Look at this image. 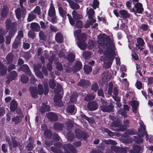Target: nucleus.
Here are the masks:
<instances>
[{
	"mask_svg": "<svg viewBox=\"0 0 153 153\" xmlns=\"http://www.w3.org/2000/svg\"><path fill=\"white\" fill-rule=\"evenodd\" d=\"M20 70L27 73L29 76L32 74L31 71L28 66L26 64L23 65L19 68Z\"/></svg>",
	"mask_w": 153,
	"mask_h": 153,
	"instance_id": "15",
	"label": "nucleus"
},
{
	"mask_svg": "<svg viewBox=\"0 0 153 153\" xmlns=\"http://www.w3.org/2000/svg\"><path fill=\"white\" fill-rule=\"evenodd\" d=\"M75 134L76 137L78 139H83L85 140L87 138V134L84 131L77 128L75 130Z\"/></svg>",
	"mask_w": 153,
	"mask_h": 153,
	"instance_id": "5",
	"label": "nucleus"
},
{
	"mask_svg": "<svg viewBox=\"0 0 153 153\" xmlns=\"http://www.w3.org/2000/svg\"><path fill=\"white\" fill-rule=\"evenodd\" d=\"M137 45H139L140 46H143L144 44V42L143 39L141 37H138L137 39Z\"/></svg>",
	"mask_w": 153,
	"mask_h": 153,
	"instance_id": "55",
	"label": "nucleus"
},
{
	"mask_svg": "<svg viewBox=\"0 0 153 153\" xmlns=\"http://www.w3.org/2000/svg\"><path fill=\"white\" fill-rule=\"evenodd\" d=\"M70 5L71 8L72 9L77 10L80 8L79 5L74 1H72L71 3L70 4Z\"/></svg>",
	"mask_w": 153,
	"mask_h": 153,
	"instance_id": "43",
	"label": "nucleus"
},
{
	"mask_svg": "<svg viewBox=\"0 0 153 153\" xmlns=\"http://www.w3.org/2000/svg\"><path fill=\"white\" fill-rule=\"evenodd\" d=\"M102 130L104 132L107 133L108 136H113L114 135V132L111 131L108 128H104Z\"/></svg>",
	"mask_w": 153,
	"mask_h": 153,
	"instance_id": "58",
	"label": "nucleus"
},
{
	"mask_svg": "<svg viewBox=\"0 0 153 153\" xmlns=\"http://www.w3.org/2000/svg\"><path fill=\"white\" fill-rule=\"evenodd\" d=\"M136 131L134 129H130L124 133L125 135H132L135 134Z\"/></svg>",
	"mask_w": 153,
	"mask_h": 153,
	"instance_id": "47",
	"label": "nucleus"
},
{
	"mask_svg": "<svg viewBox=\"0 0 153 153\" xmlns=\"http://www.w3.org/2000/svg\"><path fill=\"white\" fill-rule=\"evenodd\" d=\"M77 38L79 41L85 42L86 40V37L84 33H82L77 36Z\"/></svg>",
	"mask_w": 153,
	"mask_h": 153,
	"instance_id": "41",
	"label": "nucleus"
},
{
	"mask_svg": "<svg viewBox=\"0 0 153 153\" xmlns=\"http://www.w3.org/2000/svg\"><path fill=\"white\" fill-rule=\"evenodd\" d=\"M55 39L58 43H61L63 42V38L61 33L59 32L57 33L55 35Z\"/></svg>",
	"mask_w": 153,
	"mask_h": 153,
	"instance_id": "24",
	"label": "nucleus"
},
{
	"mask_svg": "<svg viewBox=\"0 0 153 153\" xmlns=\"http://www.w3.org/2000/svg\"><path fill=\"white\" fill-rule=\"evenodd\" d=\"M35 145L34 144H32L30 143H28L26 146V150L28 151H31L32 150Z\"/></svg>",
	"mask_w": 153,
	"mask_h": 153,
	"instance_id": "49",
	"label": "nucleus"
},
{
	"mask_svg": "<svg viewBox=\"0 0 153 153\" xmlns=\"http://www.w3.org/2000/svg\"><path fill=\"white\" fill-rule=\"evenodd\" d=\"M81 117L82 118L88 121L89 122L92 123V121H93V120L92 118L87 117L84 113H82L81 114Z\"/></svg>",
	"mask_w": 153,
	"mask_h": 153,
	"instance_id": "53",
	"label": "nucleus"
},
{
	"mask_svg": "<svg viewBox=\"0 0 153 153\" xmlns=\"http://www.w3.org/2000/svg\"><path fill=\"white\" fill-rule=\"evenodd\" d=\"M51 150L55 153H62L61 150L60 149H59V148H57L56 147H54L53 146H51Z\"/></svg>",
	"mask_w": 153,
	"mask_h": 153,
	"instance_id": "63",
	"label": "nucleus"
},
{
	"mask_svg": "<svg viewBox=\"0 0 153 153\" xmlns=\"http://www.w3.org/2000/svg\"><path fill=\"white\" fill-rule=\"evenodd\" d=\"M21 41V39H16L12 45V47L15 49H17Z\"/></svg>",
	"mask_w": 153,
	"mask_h": 153,
	"instance_id": "40",
	"label": "nucleus"
},
{
	"mask_svg": "<svg viewBox=\"0 0 153 153\" xmlns=\"http://www.w3.org/2000/svg\"><path fill=\"white\" fill-rule=\"evenodd\" d=\"M78 47L82 50H85L86 48V43L85 42L78 41L77 43Z\"/></svg>",
	"mask_w": 153,
	"mask_h": 153,
	"instance_id": "30",
	"label": "nucleus"
},
{
	"mask_svg": "<svg viewBox=\"0 0 153 153\" xmlns=\"http://www.w3.org/2000/svg\"><path fill=\"white\" fill-rule=\"evenodd\" d=\"M15 13L16 17L18 20L20 19L21 17L24 18L26 14L25 9L22 10L19 7L15 10Z\"/></svg>",
	"mask_w": 153,
	"mask_h": 153,
	"instance_id": "6",
	"label": "nucleus"
},
{
	"mask_svg": "<svg viewBox=\"0 0 153 153\" xmlns=\"http://www.w3.org/2000/svg\"><path fill=\"white\" fill-rule=\"evenodd\" d=\"M67 58L70 62H72L75 59V56L73 53H71L68 54Z\"/></svg>",
	"mask_w": 153,
	"mask_h": 153,
	"instance_id": "36",
	"label": "nucleus"
},
{
	"mask_svg": "<svg viewBox=\"0 0 153 153\" xmlns=\"http://www.w3.org/2000/svg\"><path fill=\"white\" fill-rule=\"evenodd\" d=\"M113 87V83L111 82H110L108 83V93L111 95L112 94V89Z\"/></svg>",
	"mask_w": 153,
	"mask_h": 153,
	"instance_id": "60",
	"label": "nucleus"
},
{
	"mask_svg": "<svg viewBox=\"0 0 153 153\" xmlns=\"http://www.w3.org/2000/svg\"><path fill=\"white\" fill-rule=\"evenodd\" d=\"M17 105L16 101L14 100H12L10 105V111L12 112L15 111L17 107Z\"/></svg>",
	"mask_w": 153,
	"mask_h": 153,
	"instance_id": "21",
	"label": "nucleus"
},
{
	"mask_svg": "<svg viewBox=\"0 0 153 153\" xmlns=\"http://www.w3.org/2000/svg\"><path fill=\"white\" fill-rule=\"evenodd\" d=\"M7 72V67L0 61V75L4 76Z\"/></svg>",
	"mask_w": 153,
	"mask_h": 153,
	"instance_id": "18",
	"label": "nucleus"
},
{
	"mask_svg": "<svg viewBox=\"0 0 153 153\" xmlns=\"http://www.w3.org/2000/svg\"><path fill=\"white\" fill-rule=\"evenodd\" d=\"M16 30V28L10 29L8 31V36L13 37L15 35Z\"/></svg>",
	"mask_w": 153,
	"mask_h": 153,
	"instance_id": "56",
	"label": "nucleus"
},
{
	"mask_svg": "<svg viewBox=\"0 0 153 153\" xmlns=\"http://www.w3.org/2000/svg\"><path fill=\"white\" fill-rule=\"evenodd\" d=\"M72 15L73 18L75 19L79 20L82 19L83 18L82 15L78 14L77 11L75 10L73 11Z\"/></svg>",
	"mask_w": 153,
	"mask_h": 153,
	"instance_id": "27",
	"label": "nucleus"
},
{
	"mask_svg": "<svg viewBox=\"0 0 153 153\" xmlns=\"http://www.w3.org/2000/svg\"><path fill=\"white\" fill-rule=\"evenodd\" d=\"M32 13H34L36 15L37 14L38 16L41 13V10L40 7L38 6H36Z\"/></svg>",
	"mask_w": 153,
	"mask_h": 153,
	"instance_id": "50",
	"label": "nucleus"
},
{
	"mask_svg": "<svg viewBox=\"0 0 153 153\" xmlns=\"http://www.w3.org/2000/svg\"><path fill=\"white\" fill-rule=\"evenodd\" d=\"M82 68V62L79 61H77L75 64L74 69L76 71L81 70Z\"/></svg>",
	"mask_w": 153,
	"mask_h": 153,
	"instance_id": "28",
	"label": "nucleus"
},
{
	"mask_svg": "<svg viewBox=\"0 0 153 153\" xmlns=\"http://www.w3.org/2000/svg\"><path fill=\"white\" fill-rule=\"evenodd\" d=\"M49 84L50 88L52 89H54L56 85L55 80L54 79L50 80L49 82Z\"/></svg>",
	"mask_w": 153,
	"mask_h": 153,
	"instance_id": "59",
	"label": "nucleus"
},
{
	"mask_svg": "<svg viewBox=\"0 0 153 153\" xmlns=\"http://www.w3.org/2000/svg\"><path fill=\"white\" fill-rule=\"evenodd\" d=\"M30 91L31 95L33 98H35L37 97L38 92L36 87L32 86L30 87Z\"/></svg>",
	"mask_w": 153,
	"mask_h": 153,
	"instance_id": "19",
	"label": "nucleus"
},
{
	"mask_svg": "<svg viewBox=\"0 0 153 153\" xmlns=\"http://www.w3.org/2000/svg\"><path fill=\"white\" fill-rule=\"evenodd\" d=\"M18 74L15 71H11L7 77V80L10 82L15 80Z\"/></svg>",
	"mask_w": 153,
	"mask_h": 153,
	"instance_id": "17",
	"label": "nucleus"
},
{
	"mask_svg": "<svg viewBox=\"0 0 153 153\" xmlns=\"http://www.w3.org/2000/svg\"><path fill=\"white\" fill-rule=\"evenodd\" d=\"M87 14L88 18L89 19H92L94 14V11L92 8H90L88 10Z\"/></svg>",
	"mask_w": 153,
	"mask_h": 153,
	"instance_id": "46",
	"label": "nucleus"
},
{
	"mask_svg": "<svg viewBox=\"0 0 153 153\" xmlns=\"http://www.w3.org/2000/svg\"><path fill=\"white\" fill-rule=\"evenodd\" d=\"M29 80V78L27 76L24 74L21 75V81L23 83H27Z\"/></svg>",
	"mask_w": 153,
	"mask_h": 153,
	"instance_id": "42",
	"label": "nucleus"
},
{
	"mask_svg": "<svg viewBox=\"0 0 153 153\" xmlns=\"http://www.w3.org/2000/svg\"><path fill=\"white\" fill-rule=\"evenodd\" d=\"M34 70H35V74L37 77L41 79L44 78L42 72L39 70V69L38 67H35Z\"/></svg>",
	"mask_w": 153,
	"mask_h": 153,
	"instance_id": "29",
	"label": "nucleus"
},
{
	"mask_svg": "<svg viewBox=\"0 0 153 153\" xmlns=\"http://www.w3.org/2000/svg\"><path fill=\"white\" fill-rule=\"evenodd\" d=\"M134 7L136 9V13L141 14L144 11L143 4L141 3H137L134 5Z\"/></svg>",
	"mask_w": 153,
	"mask_h": 153,
	"instance_id": "12",
	"label": "nucleus"
},
{
	"mask_svg": "<svg viewBox=\"0 0 153 153\" xmlns=\"http://www.w3.org/2000/svg\"><path fill=\"white\" fill-rule=\"evenodd\" d=\"M30 28L33 31H38L40 30V27L39 24L36 22H33L30 24Z\"/></svg>",
	"mask_w": 153,
	"mask_h": 153,
	"instance_id": "26",
	"label": "nucleus"
},
{
	"mask_svg": "<svg viewBox=\"0 0 153 153\" xmlns=\"http://www.w3.org/2000/svg\"><path fill=\"white\" fill-rule=\"evenodd\" d=\"M60 137L58 134L56 133H53V139L56 141H59Z\"/></svg>",
	"mask_w": 153,
	"mask_h": 153,
	"instance_id": "64",
	"label": "nucleus"
},
{
	"mask_svg": "<svg viewBox=\"0 0 153 153\" xmlns=\"http://www.w3.org/2000/svg\"><path fill=\"white\" fill-rule=\"evenodd\" d=\"M90 84L91 83L89 81L83 79H81L80 81L77 83L78 86L82 87L89 86L90 85Z\"/></svg>",
	"mask_w": 153,
	"mask_h": 153,
	"instance_id": "16",
	"label": "nucleus"
},
{
	"mask_svg": "<svg viewBox=\"0 0 153 153\" xmlns=\"http://www.w3.org/2000/svg\"><path fill=\"white\" fill-rule=\"evenodd\" d=\"M11 145H9L10 149L12 150L13 149H15L18 146L20 145L19 142L17 141L15 139V137H13L11 139Z\"/></svg>",
	"mask_w": 153,
	"mask_h": 153,
	"instance_id": "11",
	"label": "nucleus"
},
{
	"mask_svg": "<svg viewBox=\"0 0 153 153\" xmlns=\"http://www.w3.org/2000/svg\"><path fill=\"white\" fill-rule=\"evenodd\" d=\"M50 110V107L48 105L42 103V106L39 109L40 111L42 113L48 111Z\"/></svg>",
	"mask_w": 153,
	"mask_h": 153,
	"instance_id": "25",
	"label": "nucleus"
},
{
	"mask_svg": "<svg viewBox=\"0 0 153 153\" xmlns=\"http://www.w3.org/2000/svg\"><path fill=\"white\" fill-rule=\"evenodd\" d=\"M92 67L88 65H85L83 67V69L86 74H88L92 70Z\"/></svg>",
	"mask_w": 153,
	"mask_h": 153,
	"instance_id": "44",
	"label": "nucleus"
},
{
	"mask_svg": "<svg viewBox=\"0 0 153 153\" xmlns=\"http://www.w3.org/2000/svg\"><path fill=\"white\" fill-rule=\"evenodd\" d=\"M39 37L40 40L44 41L47 38L46 35L45 34L43 31L42 30L39 32Z\"/></svg>",
	"mask_w": 153,
	"mask_h": 153,
	"instance_id": "54",
	"label": "nucleus"
},
{
	"mask_svg": "<svg viewBox=\"0 0 153 153\" xmlns=\"http://www.w3.org/2000/svg\"><path fill=\"white\" fill-rule=\"evenodd\" d=\"M46 114L48 118L51 122H55L58 119V115L54 112H49Z\"/></svg>",
	"mask_w": 153,
	"mask_h": 153,
	"instance_id": "9",
	"label": "nucleus"
},
{
	"mask_svg": "<svg viewBox=\"0 0 153 153\" xmlns=\"http://www.w3.org/2000/svg\"><path fill=\"white\" fill-rule=\"evenodd\" d=\"M94 97L92 95L89 94L87 95L85 97L84 100L86 101H90L91 100H93Z\"/></svg>",
	"mask_w": 153,
	"mask_h": 153,
	"instance_id": "61",
	"label": "nucleus"
},
{
	"mask_svg": "<svg viewBox=\"0 0 153 153\" xmlns=\"http://www.w3.org/2000/svg\"><path fill=\"white\" fill-rule=\"evenodd\" d=\"M88 109L91 111H94L97 110L98 108L97 103L94 101H92L89 102L87 105Z\"/></svg>",
	"mask_w": 153,
	"mask_h": 153,
	"instance_id": "8",
	"label": "nucleus"
},
{
	"mask_svg": "<svg viewBox=\"0 0 153 153\" xmlns=\"http://www.w3.org/2000/svg\"><path fill=\"white\" fill-rule=\"evenodd\" d=\"M6 60L8 64L11 63L13 60V56L12 53H9L6 56Z\"/></svg>",
	"mask_w": 153,
	"mask_h": 153,
	"instance_id": "34",
	"label": "nucleus"
},
{
	"mask_svg": "<svg viewBox=\"0 0 153 153\" xmlns=\"http://www.w3.org/2000/svg\"><path fill=\"white\" fill-rule=\"evenodd\" d=\"M8 10L7 7H4L2 9L1 13V16L2 18H5L7 16Z\"/></svg>",
	"mask_w": 153,
	"mask_h": 153,
	"instance_id": "38",
	"label": "nucleus"
},
{
	"mask_svg": "<svg viewBox=\"0 0 153 153\" xmlns=\"http://www.w3.org/2000/svg\"><path fill=\"white\" fill-rule=\"evenodd\" d=\"M91 89L94 92H97L99 89V86L97 83L96 82H95L92 84L91 86Z\"/></svg>",
	"mask_w": 153,
	"mask_h": 153,
	"instance_id": "51",
	"label": "nucleus"
},
{
	"mask_svg": "<svg viewBox=\"0 0 153 153\" xmlns=\"http://www.w3.org/2000/svg\"><path fill=\"white\" fill-rule=\"evenodd\" d=\"M99 41L100 43H99L98 45V47L99 48L98 52L99 53L101 54L103 52V49H102V48H103L104 45H105V43H103V42L102 41H100L99 40Z\"/></svg>",
	"mask_w": 153,
	"mask_h": 153,
	"instance_id": "33",
	"label": "nucleus"
},
{
	"mask_svg": "<svg viewBox=\"0 0 153 153\" xmlns=\"http://www.w3.org/2000/svg\"><path fill=\"white\" fill-rule=\"evenodd\" d=\"M44 134L45 137L49 139L51 138L52 135L51 131L48 130L45 131Z\"/></svg>",
	"mask_w": 153,
	"mask_h": 153,
	"instance_id": "45",
	"label": "nucleus"
},
{
	"mask_svg": "<svg viewBox=\"0 0 153 153\" xmlns=\"http://www.w3.org/2000/svg\"><path fill=\"white\" fill-rule=\"evenodd\" d=\"M12 120L14 122L15 124L17 125L20 123L22 120V119L19 116H16L15 117H13L12 118Z\"/></svg>",
	"mask_w": 153,
	"mask_h": 153,
	"instance_id": "31",
	"label": "nucleus"
},
{
	"mask_svg": "<svg viewBox=\"0 0 153 153\" xmlns=\"http://www.w3.org/2000/svg\"><path fill=\"white\" fill-rule=\"evenodd\" d=\"M63 148L65 150V153H71L70 150L72 153H77L78 150L74 146L71 144H65L63 146Z\"/></svg>",
	"mask_w": 153,
	"mask_h": 153,
	"instance_id": "3",
	"label": "nucleus"
},
{
	"mask_svg": "<svg viewBox=\"0 0 153 153\" xmlns=\"http://www.w3.org/2000/svg\"><path fill=\"white\" fill-rule=\"evenodd\" d=\"M54 129L56 131H62L64 127V125L59 122H56L54 123Z\"/></svg>",
	"mask_w": 153,
	"mask_h": 153,
	"instance_id": "20",
	"label": "nucleus"
},
{
	"mask_svg": "<svg viewBox=\"0 0 153 153\" xmlns=\"http://www.w3.org/2000/svg\"><path fill=\"white\" fill-rule=\"evenodd\" d=\"M75 108L74 105H69L67 106L66 110L68 113H72L74 111Z\"/></svg>",
	"mask_w": 153,
	"mask_h": 153,
	"instance_id": "37",
	"label": "nucleus"
},
{
	"mask_svg": "<svg viewBox=\"0 0 153 153\" xmlns=\"http://www.w3.org/2000/svg\"><path fill=\"white\" fill-rule=\"evenodd\" d=\"M48 15L50 17H53L56 15L55 9L53 4L50 6L48 11Z\"/></svg>",
	"mask_w": 153,
	"mask_h": 153,
	"instance_id": "23",
	"label": "nucleus"
},
{
	"mask_svg": "<svg viewBox=\"0 0 153 153\" xmlns=\"http://www.w3.org/2000/svg\"><path fill=\"white\" fill-rule=\"evenodd\" d=\"M114 59V56L111 55L110 53L105 54V56L103 59V60H107L108 61H112Z\"/></svg>",
	"mask_w": 153,
	"mask_h": 153,
	"instance_id": "39",
	"label": "nucleus"
},
{
	"mask_svg": "<svg viewBox=\"0 0 153 153\" xmlns=\"http://www.w3.org/2000/svg\"><path fill=\"white\" fill-rule=\"evenodd\" d=\"M105 64V67L106 69H108L111 67L112 64V61H108L107 60H103Z\"/></svg>",
	"mask_w": 153,
	"mask_h": 153,
	"instance_id": "52",
	"label": "nucleus"
},
{
	"mask_svg": "<svg viewBox=\"0 0 153 153\" xmlns=\"http://www.w3.org/2000/svg\"><path fill=\"white\" fill-rule=\"evenodd\" d=\"M101 102L102 105H101L100 107L102 112H110L113 111L114 106L111 103L108 105V102L102 98H101Z\"/></svg>",
	"mask_w": 153,
	"mask_h": 153,
	"instance_id": "2",
	"label": "nucleus"
},
{
	"mask_svg": "<svg viewBox=\"0 0 153 153\" xmlns=\"http://www.w3.org/2000/svg\"><path fill=\"white\" fill-rule=\"evenodd\" d=\"M98 38L99 40L103 42V43H105V45H109L111 48V50L112 51L113 53H115V52L113 49H115V44L112 42L109 37L105 34H100L98 36Z\"/></svg>",
	"mask_w": 153,
	"mask_h": 153,
	"instance_id": "1",
	"label": "nucleus"
},
{
	"mask_svg": "<svg viewBox=\"0 0 153 153\" xmlns=\"http://www.w3.org/2000/svg\"><path fill=\"white\" fill-rule=\"evenodd\" d=\"M36 17V15L33 13L29 14L27 19V21L29 22H30L32 21Z\"/></svg>",
	"mask_w": 153,
	"mask_h": 153,
	"instance_id": "57",
	"label": "nucleus"
},
{
	"mask_svg": "<svg viewBox=\"0 0 153 153\" xmlns=\"http://www.w3.org/2000/svg\"><path fill=\"white\" fill-rule=\"evenodd\" d=\"M62 98V96L60 94H58L54 97V102L58 105V106L60 107H62L63 105V103H62V101L61 100Z\"/></svg>",
	"mask_w": 153,
	"mask_h": 153,
	"instance_id": "10",
	"label": "nucleus"
},
{
	"mask_svg": "<svg viewBox=\"0 0 153 153\" xmlns=\"http://www.w3.org/2000/svg\"><path fill=\"white\" fill-rule=\"evenodd\" d=\"M5 24L6 28L7 31L9 30L10 29L16 28V22H12L11 19L9 18L6 19Z\"/></svg>",
	"mask_w": 153,
	"mask_h": 153,
	"instance_id": "7",
	"label": "nucleus"
},
{
	"mask_svg": "<svg viewBox=\"0 0 153 153\" xmlns=\"http://www.w3.org/2000/svg\"><path fill=\"white\" fill-rule=\"evenodd\" d=\"M119 13L121 17L125 19L130 17V14L128 13V12L125 10H120Z\"/></svg>",
	"mask_w": 153,
	"mask_h": 153,
	"instance_id": "22",
	"label": "nucleus"
},
{
	"mask_svg": "<svg viewBox=\"0 0 153 153\" xmlns=\"http://www.w3.org/2000/svg\"><path fill=\"white\" fill-rule=\"evenodd\" d=\"M44 89L43 85L41 84H39L38 85V92L39 95H42L43 94L46 95L47 94L49 91V87L48 85H44Z\"/></svg>",
	"mask_w": 153,
	"mask_h": 153,
	"instance_id": "4",
	"label": "nucleus"
},
{
	"mask_svg": "<svg viewBox=\"0 0 153 153\" xmlns=\"http://www.w3.org/2000/svg\"><path fill=\"white\" fill-rule=\"evenodd\" d=\"M58 10L60 15L63 18H66L67 12L64 10L62 7L61 6L58 7Z\"/></svg>",
	"mask_w": 153,
	"mask_h": 153,
	"instance_id": "32",
	"label": "nucleus"
},
{
	"mask_svg": "<svg viewBox=\"0 0 153 153\" xmlns=\"http://www.w3.org/2000/svg\"><path fill=\"white\" fill-rule=\"evenodd\" d=\"M112 75L108 71H106L104 72L102 74V79L105 80V82H108L112 77Z\"/></svg>",
	"mask_w": 153,
	"mask_h": 153,
	"instance_id": "13",
	"label": "nucleus"
},
{
	"mask_svg": "<svg viewBox=\"0 0 153 153\" xmlns=\"http://www.w3.org/2000/svg\"><path fill=\"white\" fill-rule=\"evenodd\" d=\"M142 147L137 145L133 146V149L129 151V153H141Z\"/></svg>",
	"mask_w": 153,
	"mask_h": 153,
	"instance_id": "14",
	"label": "nucleus"
},
{
	"mask_svg": "<svg viewBox=\"0 0 153 153\" xmlns=\"http://www.w3.org/2000/svg\"><path fill=\"white\" fill-rule=\"evenodd\" d=\"M134 141L136 143L140 144L142 143L143 142V140L142 137L138 135V136H133Z\"/></svg>",
	"mask_w": 153,
	"mask_h": 153,
	"instance_id": "35",
	"label": "nucleus"
},
{
	"mask_svg": "<svg viewBox=\"0 0 153 153\" xmlns=\"http://www.w3.org/2000/svg\"><path fill=\"white\" fill-rule=\"evenodd\" d=\"M75 25L77 28H82L83 27V25L82 22L80 20L76 21Z\"/></svg>",
	"mask_w": 153,
	"mask_h": 153,
	"instance_id": "48",
	"label": "nucleus"
},
{
	"mask_svg": "<svg viewBox=\"0 0 153 153\" xmlns=\"http://www.w3.org/2000/svg\"><path fill=\"white\" fill-rule=\"evenodd\" d=\"M68 139L70 141H72L74 138V134L73 133H69L68 134Z\"/></svg>",
	"mask_w": 153,
	"mask_h": 153,
	"instance_id": "62",
	"label": "nucleus"
}]
</instances>
